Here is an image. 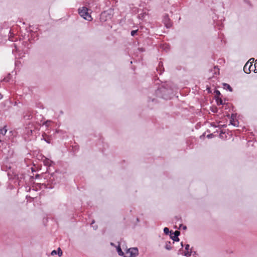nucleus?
I'll list each match as a JSON object with an SVG mask.
<instances>
[{
	"mask_svg": "<svg viewBox=\"0 0 257 257\" xmlns=\"http://www.w3.org/2000/svg\"><path fill=\"white\" fill-rule=\"evenodd\" d=\"M164 232L166 234H168L170 232L169 228L167 227H165L164 228Z\"/></svg>",
	"mask_w": 257,
	"mask_h": 257,
	"instance_id": "13",
	"label": "nucleus"
},
{
	"mask_svg": "<svg viewBox=\"0 0 257 257\" xmlns=\"http://www.w3.org/2000/svg\"><path fill=\"white\" fill-rule=\"evenodd\" d=\"M43 162L44 165L46 166H50L52 163V161L47 158H45Z\"/></svg>",
	"mask_w": 257,
	"mask_h": 257,
	"instance_id": "7",
	"label": "nucleus"
},
{
	"mask_svg": "<svg viewBox=\"0 0 257 257\" xmlns=\"http://www.w3.org/2000/svg\"><path fill=\"white\" fill-rule=\"evenodd\" d=\"M215 92L216 93V94L217 95H220V92H219L218 90H215Z\"/></svg>",
	"mask_w": 257,
	"mask_h": 257,
	"instance_id": "19",
	"label": "nucleus"
},
{
	"mask_svg": "<svg viewBox=\"0 0 257 257\" xmlns=\"http://www.w3.org/2000/svg\"><path fill=\"white\" fill-rule=\"evenodd\" d=\"M171 242H170V241H169V242H166V245H165V248H166V249H167V250H170V249H172V247H171Z\"/></svg>",
	"mask_w": 257,
	"mask_h": 257,
	"instance_id": "10",
	"label": "nucleus"
},
{
	"mask_svg": "<svg viewBox=\"0 0 257 257\" xmlns=\"http://www.w3.org/2000/svg\"><path fill=\"white\" fill-rule=\"evenodd\" d=\"M46 141L47 143H50V142L49 141V140H47V141H46Z\"/></svg>",
	"mask_w": 257,
	"mask_h": 257,
	"instance_id": "24",
	"label": "nucleus"
},
{
	"mask_svg": "<svg viewBox=\"0 0 257 257\" xmlns=\"http://www.w3.org/2000/svg\"><path fill=\"white\" fill-rule=\"evenodd\" d=\"M230 123L231 124L233 125L234 126L236 125V124L235 123V121L233 119H231L230 120Z\"/></svg>",
	"mask_w": 257,
	"mask_h": 257,
	"instance_id": "17",
	"label": "nucleus"
},
{
	"mask_svg": "<svg viewBox=\"0 0 257 257\" xmlns=\"http://www.w3.org/2000/svg\"><path fill=\"white\" fill-rule=\"evenodd\" d=\"M189 247H190V246L189 244H186V246H185V249L186 250H189Z\"/></svg>",
	"mask_w": 257,
	"mask_h": 257,
	"instance_id": "18",
	"label": "nucleus"
},
{
	"mask_svg": "<svg viewBox=\"0 0 257 257\" xmlns=\"http://www.w3.org/2000/svg\"><path fill=\"white\" fill-rule=\"evenodd\" d=\"M223 85H224V88L228 89L230 92H231L232 91V88L230 87V86L229 84L224 83Z\"/></svg>",
	"mask_w": 257,
	"mask_h": 257,
	"instance_id": "11",
	"label": "nucleus"
},
{
	"mask_svg": "<svg viewBox=\"0 0 257 257\" xmlns=\"http://www.w3.org/2000/svg\"><path fill=\"white\" fill-rule=\"evenodd\" d=\"M254 62V58H251L249 61L245 64L243 67V71L246 73H249L253 70L252 63Z\"/></svg>",
	"mask_w": 257,
	"mask_h": 257,
	"instance_id": "2",
	"label": "nucleus"
},
{
	"mask_svg": "<svg viewBox=\"0 0 257 257\" xmlns=\"http://www.w3.org/2000/svg\"><path fill=\"white\" fill-rule=\"evenodd\" d=\"M88 9L86 7H82L78 10L79 14L81 17H83L85 20L87 21H91L92 18L88 12Z\"/></svg>",
	"mask_w": 257,
	"mask_h": 257,
	"instance_id": "1",
	"label": "nucleus"
},
{
	"mask_svg": "<svg viewBox=\"0 0 257 257\" xmlns=\"http://www.w3.org/2000/svg\"><path fill=\"white\" fill-rule=\"evenodd\" d=\"M254 65H253V70L252 71H253L254 73L257 72V60L255 61L254 60Z\"/></svg>",
	"mask_w": 257,
	"mask_h": 257,
	"instance_id": "9",
	"label": "nucleus"
},
{
	"mask_svg": "<svg viewBox=\"0 0 257 257\" xmlns=\"http://www.w3.org/2000/svg\"><path fill=\"white\" fill-rule=\"evenodd\" d=\"M2 95L1 94H0V99H1L2 98Z\"/></svg>",
	"mask_w": 257,
	"mask_h": 257,
	"instance_id": "21",
	"label": "nucleus"
},
{
	"mask_svg": "<svg viewBox=\"0 0 257 257\" xmlns=\"http://www.w3.org/2000/svg\"><path fill=\"white\" fill-rule=\"evenodd\" d=\"M163 21L167 28H170L171 27V24L169 22V18L168 15L165 16Z\"/></svg>",
	"mask_w": 257,
	"mask_h": 257,
	"instance_id": "6",
	"label": "nucleus"
},
{
	"mask_svg": "<svg viewBox=\"0 0 257 257\" xmlns=\"http://www.w3.org/2000/svg\"><path fill=\"white\" fill-rule=\"evenodd\" d=\"M138 31V30H133L131 32V35L132 36H134L136 33H137V32Z\"/></svg>",
	"mask_w": 257,
	"mask_h": 257,
	"instance_id": "15",
	"label": "nucleus"
},
{
	"mask_svg": "<svg viewBox=\"0 0 257 257\" xmlns=\"http://www.w3.org/2000/svg\"><path fill=\"white\" fill-rule=\"evenodd\" d=\"M191 249L190 250V251L187 250V251L184 253V255L187 257L191 255Z\"/></svg>",
	"mask_w": 257,
	"mask_h": 257,
	"instance_id": "12",
	"label": "nucleus"
},
{
	"mask_svg": "<svg viewBox=\"0 0 257 257\" xmlns=\"http://www.w3.org/2000/svg\"><path fill=\"white\" fill-rule=\"evenodd\" d=\"M180 234V231H175L173 234H171V238L173 240V243H174V241H179V239L178 238V236Z\"/></svg>",
	"mask_w": 257,
	"mask_h": 257,
	"instance_id": "4",
	"label": "nucleus"
},
{
	"mask_svg": "<svg viewBox=\"0 0 257 257\" xmlns=\"http://www.w3.org/2000/svg\"><path fill=\"white\" fill-rule=\"evenodd\" d=\"M58 254L59 256H61L62 255V254H63V252H62V250L61 249V248L60 247H59L57 249V251L55 250H53L51 253V254L52 255H56V254Z\"/></svg>",
	"mask_w": 257,
	"mask_h": 257,
	"instance_id": "5",
	"label": "nucleus"
},
{
	"mask_svg": "<svg viewBox=\"0 0 257 257\" xmlns=\"http://www.w3.org/2000/svg\"><path fill=\"white\" fill-rule=\"evenodd\" d=\"M106 15V13L104 12V13H102L101 15V16H100V19H101L102 20H103V17H104Z\"/></svg>",
	"mask_w": 257,
	"mask_h": 257,
	"instance_id": "16",
	"label": "nucleus"
},
{
	"mask_svg": "<svg viewBox=\"0 0 257 257\" xmlns=\"http://www.w3.org/2000/svg\"><path fill=\"white\" fill-rule=\"evenodd\" d=\"M181 244L182 247H183V242H182L181 243Z\"/></svg>",
	"mask_w": 257,
	"mask_h": 257,
	"instance_id": "23",
	"label": "nucleus"
},
{
	"mask_svg": "<svg viewBox=\"0 0 257 257\" xmlns=\"http://www.w3.org/2000/svg\"><path fill=\"white\" fill-rule=\"evenodd\" d=\"M216 101L218 105H221L222 104V100L221 99H217Z\"/></svg>",
	"mask_w": 257,
	"mask_h": 257,
	"instance_id": "14",
	"label": "nucleus"
},
{
	"mask_svg": "<svg viewBox=\"0 0 257 257\" xmlns=\"http://www.w3.org/2000/svg\"><path fill=\"white\" fill-rule=\"evenodd\" d=\"M138 254V250L136 247L128 249L124 257H135Z\"/></svg>",
	"mask_w": 257,
	"mask_h": 257,
	"instance_id": "3",
	"label": "nucleus"
},
{
	"mask_svg": "<svg viewBox=\"0 0 257 257\" xmlns=\"http://www.w3.org/2000/svg\"><path fill=\"white\" fill-rule=\"evenodd\" d=\"M116 250H117L118 255H119L120 256H123L124 255V253L122 251L119 245L117 247Z\"/></svg>",
	"mask_w": 257,
	"mask_h": 257,
	"instance_id": "8",
	"label": "nucleus"
},
{
	"mask_svg": "<svg viewBox=\"0 0 257 257\" xmlns=\"http://www.w3.org/2000/svg\"><path fill=\"white\" fill-rule=\"evenodd\" d=\"M183 228L184 229H186V226H184L183 227Z\"/></svg>",
	"mask_w": 257,
	"mask_h": 257,
	"instance_id": "20",
	"label": "nucleus"
},
{
	"mask_svg": "<svg viewBox=\"0 0 257 257\" xmlns=\"http://www.w3.org/2000/svg\"><path fill=\"white\" fill-rule=\"evenodd\" d=\"M212 134H211V135H208V136H207V137H208V138H209V137H211V136H212Z\"/></svg>",
	"mask_w": 257,
	"mask_h": 257,
	"instance_id": "22",
	"label": "nucleus"
}]
</instances>
